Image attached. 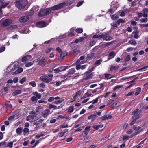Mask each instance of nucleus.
<instances>
[{
	"label": "nucleus",
	"instance_id": "4468645a",
	"mask_svg": "<svg viewBox=\"0 0 148 148\" xmlns=\"http://www.w3.org/2000/svg\"><path fill=\"white\" fill-rule=\"evenodd\" d=\"M20 27L19 25H12L10 26L9 28L10 30H14L16 29L18 27Z\"/></svg>",
	"mask_w": 148,
	"mask_h": 148
},
{
	"label": "nucleus",
	"instance_id": "bf43d9fd",
	"mask_svg": "<svg viewBox=\"0 0 148 148\" xmlns=\"http://www.w3.org/2000/svg\"><path fill=\"white\" fill-rule=\"evenodd\" d=\"M13 80V82H14V83H16L18 82V77H16L14 78Z\"/></svg>",
	"mask_w": 148,
	"mask_h": 148
},
{
	"label": "nucleus",
	"instance_id": "79ce46f5",
	"mask_svg": "<svg viewBox=\"0 0 148 148\" xmlns=\"http://www.w3.org/2000/svg\"><path fill=\"white\" fill-rule=\"evenodd\" d=\"M68 126V125L66 123H63L61 125L60 127L61 128H64L67 127Z\"/></svg>",
	"mask_w": 148,
	"mask_h": 148
},
{
	"label": "nucleus",
	"instance_id": "72a5a7b5",
	"mask_svg": "<svg viewBox=\"0 0 148 148\" xmlns=\"http://www.w3.org/2000/svg\"><path fill=\"white\" fill-rule=\"evenodd\" d=\"M119 18V16L118 15L116 14H114L112 16L111 18L113 20H116Z\"/></svg>",
	"mask_w": 148,
	"mask_h": 148
},
{
	"label": "nucleus",
	"instance_id": "c9c22d12",
	"mask_svg": "<svg viewBox=\"0 0 148 148\" xmlns=\"http://www.w3.org/2000/svg\"><path fill=\"white\" fill-rule=\"evenodd\" d=\"M141 90V88L140 87H138L137 88V91L135 92V94L136 95H138L140 92Z\"/></svg>",
	"mask_w": 148,
	"mask_h": 148
},
{
	"label": "nucleus",
	"instance_id": "a18cd8bd",
	"mask_svg": "<svg viewBox=\"0 0 148 148\" xmlns=\"http://www.w3.org/2000/svg\"><path fill=\"white\" fill-rule=\"evenodd\" d=\"M26 80V78L25 77H23L20 80L19 82L21 84L23 83Z\"/></svg>",
	"mask_w": 148,
	"mask_h": 148
},
{
	"label": "nucleus",
	"instance_id": "338daca9",
	"mask_svg": "<svg viewBox=\"0 0 148 148\" xmlns=\"http://www.w3.org/2000/svg\"><path fill=\"white\" fill-rule=\"evenodd\" d=\"M31 100L32 101H35L36 100H37V99H36V97L35 96H32L31 98Z\"/></svg>",
	"mask_w": 148,
	"mask_h": 148
},
{
	"label": "nucleus",
	"instance_id": "1a4fd4ad",
	"mask_svg": "<svg viewBox=\"0 0 148 148\" xmlns=\"http://www.w3.org/2000/svg\"><path fill=\"white\" fill-rule=\"evenodd\" d=\"M132 129L134 130L137 131L139 130L138 132H141L143 130V129H141V127H138L136 125H134L132 126Z\"/></svg>",
	"mask_w": 148,
	"mask_h": 148
},
{
	"label": "nucleus",
	"instance_id": "2eb2a0df",
	"mask_svg": "<svg viewBox=\"0 0 148 148\" xmlns=\"http://www.w3.org/2000/svg\"><path fill=\"white\" fill-rule=\"evenodd\" d=\"M40 79H41L42 81L46 83H48L52 80V78H50L49 79L47 77H40Z\"/></svg>",
	"mask_w": 148,
	"mask_h": 148
},
{
	"label": "nucleus",
	"instance_id": "9d476101",
	"mask_svg": "<svg viewBox=\"0 0 148 148\" xmlns=\"http://www.w3.org/2000/svg\"><path fill=\"white\" fill-rule=\"evenodd\" d=\"M50 111L48 109L45 110L42 112V115L44 118L47 117L49 114Z\"/></svg>",
	"mask_w": 148,
	"mask_h": 148
},
{
	"label": "nucleus",
	"instance_id": "6ab92c4d",
	"mask_svg": "<svg viewBox=\"0 0 148 148\" xmlns=\"http://www.w3.org/2000/svg\"><path fill=\"white\" fill-rule=\"evenodd\" d=\"M32 58V56L30 55H28L23 58L21 61L22 62H24L27 60L28 59H30Z\"/></svg>",
	"mask_w": 148,
	"mask_h": 148
},
{
	"label": "nucleus",
	"instance_id": "423d86ee",
	"mask_svg": "<svg viewBox=\"0 0 148 148\" xmlns=\"http://www.w3.org/2000/svg\"><path fill=\"white\" fill-rule=\"evenodd\" d=\"M29 17L27 16H25L20 17L19 20L21 23H25L29 19Z\"/></svg>",
	"mask_w": 148,
	"mask_h": 148
},
{
	"label": "nucleus",
	"instance_id": "a211bd4d",
	"mask_svg": "<svg viewBox=\"0 0 148 148\" xmlns=\"http://www.w3.org/2000/svg\"><path fill=\"white\" fill-rule=\"evenodd\" d=\"M79 53V50L78 48H76L71 51L72 54L77 55Z\"/></svg>",
	"mask_w": 148,
	"mask_h": 148
},
{
	"label": "nucleus",
	"instance_id": "393cba45",
	"mask_svg": "<svg viewBox=\"0 0 148 148\" xmlns=\"http://www.w3.org/2000/svg\"><path fill=\"white\" fill-rule=\"evenodd\" d=\"M96 116V114H93L91 115L88 117V119H92V121H93L95 119Z\"/></svg>",
	"mask_w": 148,
	"mask_h": 148
},
{
	"label": "nucleus",
	"instance_id": "13d9d810",
	"mask_svg": "<svg viewBox=\"0 0 148 148\" xmlns=\"http://www.w3.org/2000/svg\"><path fill=\"white\" fill-rule=\"evenodd\" d=\"M130 138L127 135H125L123 136V139L124 140H128Z\"/></svg>",
	"mask_w": 148,
	"mask_h": 148
},
{
	"label": "nucleus",
	"instance_id": "c03bdc74",
	"mask_svg": "<svg viewBox=\"0 0 148 148\" xmlns=\"http://www.w3.org/2000/svg\"><path fill=\"white\" fill-rule=\"evenodd\" d=\"M118 69V67L117 66H113L110 68V70L112 71L114 70H117Z\"/></svg>",
	"mask_w": 148,
	"mask_h": 148
},
{
	"label": "nucleus",
	"instance_id": "e2e57ef3",
	"mask_svg": "<svg viewBox=\"0 0 148 148\" xmlns=\"http://www.w3.org/2000/svg\"><path fill=\"white\" fill-rule=\"evenodd\" d=\"M84 2L83 1H81L79 2L77 5V6L79 7L81 6Z\"/></svg>",
	"mask_w": 148,
	"mask_h": 148
},
{
	"label": "nucleus",
	"instance_id": "e433bc0d",
	"mask_svg": "<svg viewBox=\"0 0 148 148\" xmlns=\"http://www.w3.org/2000/svg\"><path fill=\"white\" fill-rule=\"evenodd\" d=\"M92 74H90L85 78L84 79L87 80L90 79L92 77Z\"/></svg>",
	"mask_w": 148,
	"mask_h": 148
},
{
	"label": "nucleus",
	"instance_id": "de8ad7c7",
	"mask_svg": "<svg viewBox=\"0 0 148 148\" xmlns=\"http://www.w3.org/2000/svg\"><path fill=\"white\" fill-rule=\"evenodd\" d=\"M74 110V108L73 106H71L68 109V112H72Z\"/></svg>",
	"mask_w": 148,
	"mask_h": 148
},
{
	"label": "nucleus",
	"instance_id": "412c9836",
	"mask_svg": "<svg viewBox=\"0 0 148 148\" xmlns=\"http://www.w3.org/2000/svg\"><path fill=\"white\" fill-rule=\"evenodd\" d=\"M128 43L133 46L136 45L137 44L136 40L134 39L130 40L128 42Z\"/></svg>",
	"mask_w": 148,
	"mask_h": 148
},
{
	"label": "nucleus",
	"instance_id": "680f3d73",
	"mask_svg": "<svg viewBox=\"0 0 148 148\" xmlns=\"http://www.w3.org/2000/svg\"><path fill=\"white\" fill-rule=\"evenodd\" d=\"M52 49L54 50L53 49L51 48H48L46 50L45 52L47 53H49Z\"/></svg>",
	"mask_w": 148,
	"mask_h": 148
},
{
	"label": "nucleus",
	"instance_id": "58836bf2",
	"mask_svg": "<svg viewBox=\"0 0 148 148\" xmlns=\"http://www.w3.org/2000/svg\"><path fill=\"white\" fill-rule=\"evenodd\" d=\"M96 43V42L94 40H91L90 42V46L91 47L93 46Z\"/></svg>",
	"mask_w": 148,
	"mask_h": 148
},
{
	"label": "nucleus",
	"instance_id": "69168bd1",
	"mask_svg": "<svg viewBox=\"0 0 148 148\" xmlns=\"http://www.w3.org/2000/svg\"><path fill=\"white\" fill-rule=\"evenodd\" d=\"M137 14L138 15V18H141V17L143 15V13H140V12H137Z\"/></svg>",
	"mask_w": 148,
	"mask_h": 148
},
{
	"label": "nucleus",
	"instance_id": "09e8293b",
	"mask_svg": "<svg viewBox=\"0 0 148 148\" xmlns=\"http://www.w3.org/2000/svg\"><path fill=\"white\" fill-rule=\"evenodd\" d=\"M98 99V98H97L95 100H92L91 102H90V103L92 102L93 104L96 103L97 102Z\"/></svg>",
	"mask_w": 148,
	"mask_h": 148
},
{
	"label": "nucleus",
	"instance_id": "20e7f679",
	"mask_svg": "<svg viewBox=\"0 0 148 148\" xmlns=\"http://www.w3.org/2000/svg\"><path fill=\"white\" fill-rule=\"evenodd\" d=\"M138 109H135L132 112V114L133 115V116L132 117V118H138V119L139 117L138 116L141 113V111L140 110L138 111Z\"/></svg>",
	"mask_w": 148,
	"mask_h": 148
},
{
	"label": "nucleus",
	"instance_id": "6e6d98bb",
	"mask_svg": "<svg viewBox=\"0 0 148 148\" xmlns=\"http://www.w3.org/2000/svg\"><path fill=\"white\" fill-rule=\"evenodd\" d=\"M123 86L119 85H117L115 86L114 88V90H116L117 89H119L121 88Z\"/></svg>",
	"mask_w": 148,
	"mask_h": 148
},
{
	"label": "nucleus",
	"instance_id": "39448f33",
	"mask_svg": "<svg viewBox=\"0 0 148 148\" xmlns=\"http://www.w3.org/2000/svg\"><path fill=\"white\" fill-rule=\"evenodd\" d=\"M12 21L10 19H7L5 20L2 23V25L4 27L7 26L11 24Z\"/></svg>",
	"mask_w": 148,
	"mask_h": 148
},
{
	"label": "nucleus",
	"instance_id": "5701e85b",
	"mask_svg": "<svg viewBox=\"0 0 148 148\" xmlns=\"http://www.w3.org/2000/svg\"><path fill=\"white\" fill-rule=\"evenodd\" d=\"M103 125H94L92 127L93 128H94L95 130H98L99 128H101L103 127Z\"/></svg>",
	"mask_w": 148,
	"mask_h": 148
},
{
	"label": "nucleus",
	"instance_id": "7ed1b4c3",
	"mask_svg": "<svg viewBox=\"0 0 148 148\" xmlns=\"http://www.w3.org/2000/svg\"><path fill=\"white\" fill-rule=\"evenodd\" d=\"M51 11L49 9H46L40 11L38 13V16L40 17H42L48 14Z\"/></svg>",
	"mask_w": 148,
	"mask_h": 148
},
{
	"label": "nucleus",
	"instance_id": "c85d7f7f",
	"mask_svg": "<svg viewBox=\"0 0 148 148\" xmlns=\"http://www.w3.org/2000/svg\"><path fill=\"white\" fill-rule=\"evenodd\" d=\"M70 32L68 34V36H69L72 37L74 36L75 34L74 32V29H70Z\"/></svg>",
	"mask_w": 148,
	"mask_h": 148
},
{
	"label": "nucleus",
	"instance_id": "aec40b11",
	"mask_svg": "<svg viewBox=\"0 0 148 148\" xmlns=\"http://www.w3.org/2000/svg\"><path fill=\"white\" fill-rule=\"evenodd\" d=\"M116 53L114 51H112L110 52L109 54V57L108 58V59H111L114 57L115 56Z\"/></svg>",
	"mask_w": 148,
	"mask_h": 148
},
{
	"label": "nucleus",
	"instance_id": "5fc2aeb1",
	"mask_svg": "<svg viewBox=\"0 0 148 148\" xmlns=\"http://www.w3.org/2000/svg\"><path fill=\"white\" fill-rule=\"evenodd\" d=\"M133 49L135 50L136 49V48L134 49L132 47H129L126 50V51L127 52H129L130 51H132Z\"/></svg>",
	"mask_w": 148,
	"mask_h": 148
},
{
	"label": "nucleus",
	"instance_id": "a19ab883",
	"mask_svg": "<svg viewBox=\"0 0 148 148\" xmlns=\"http://www.w3.org/2000/svg\"><path fill=\"white\" fill-rule=\"evenodd\" d=\"M76 32L77 33H81L82 32V29L81 28H79L76 29Z\"/></svg>",
	"mask_w": 148,
	"mask_h": 148
},
{
	"label": "nucleus",
	"instance_id": "0e129e2a",
	"mask_svg": "<svg viewBox=\"0 0 148 148\" xmlns=\"http://www.w3.org/2000/svg\"><path fill=\"white\" fill-rule=\"evenodd\" d=\"M5 47H1L0 48V53L3 52L5 50Z\"/></svg>",
	"mask_w": 148,
	"mask_h": 148
},
{
	"label": "nucleus",
	"instance_id": "8fccbe9b",
	"mask_svg": "<svg viewBox=\"0 0 148 148\" xmlns=\"http://www.w3.org/2000/svg\"><path fill=\"white\" fill-rule=\"evenodd\" d=\"M38 86L40 87H42V88H44L45 86V85L44 84V83L42 82L40 84H38Z\"/></svg>",
	"mask_w": 148,
	"mask_h": 148
},
{
	"label": "nucleus",
	"instance_id": "37998d69",
	"mask_svg": "<svg viewBox=\"0 0 148 148\" xmlns=\"http://www.w3.org/2000/svg\"><path fill=\"white\" fill-rule=\"evenodd\" d=\"M147 21V18H141L140 20V21L142 23H146Z\"/></svg>",
	"mask_w": 148,
	"mask_h": 148
},
{
	"label": "nucleus",
	"instance_id": "c756f323",
	"mask_svg": "<svg viewBox=\"0 0 148 148\" xmlns=\"http://www.w3.org/2000/svg\"><path fill=\"white\" fill-rule=\"evenodd\" d=\"M132 120L130 122V125L131 126L133 125H134V123L136 122V120L137 119H138V118H132Z\"/></svg>",
	"mask_w": 148,
	"mask_h": 148
},
{
	"label": "nucleus",
	"instance_id": "2f4dec72",
	"mask_svg": "<svg viewBox=\"0 0 148 148\" xmlns=\"http://www.w3.org/2000/svg\"><path fill=\"white\" fill-rule=\"evenodd\" d=\"M9 4V2H7L6 3H3L1 4V6L2 8H4L6 7V6Z\"/></svg>",
	"mask_w": 148,
	"mask_h": 148
},
{
	"label": "nucleus",
	"instance_id": "ea45409f",
	"mask_svg": "<svg viewBox=\"0 0 148 148\" xmlns=\"http://www.w3.org/2000/svg\"><path fill=\"white\" fill-rule=\"evenodd\" d=\"M13 142H10L8 143L7 146L8 147H10V148H12V145H13Z\"/></svg>",
	"mask_w": 148,
	"mask_h": 148
},
{
	"label": "nucleus",
	"instance_id": "a878e982",
	"mask_svg": "<svg viewBox=\"0 0 148 148\" xmlns=\"http://www.w3.org/2000/svg\"><path fill=\"white\" fill-rule=\"evenodd\" d=\"M45 59H41L39 62V65L41 66H43L45 65L44 64L45 62Z\"/></svg>",
	"mask_w": 148,
	"mask_h": 148
},
{
	"label": "nucleus",
	"instance_id": "603ef678",
	"mask_svg": "<svg viewBox=\"0 0 148 148\" xmlns=\"http://www.w3.org/2000/svg\"><path fill=\"white\" fill-rule=\"evenodd\" d=\"M33 64V62H30L27 63L25 65V66L26 67H29L32 65Z\"/></svg>",
	"mask_w": 148,
	"mask_h": 148
},
{
	"label": "nucleus",
	"instance_id": "6e6552de",
	"mask_svg": "<svg viewBox=\"0 0 148 148\" xmlns=\"http://www.w3.org/2000/svg\"><path fill=\"white\" fill-rule=\"evenodd\" d=\"M59 53L60 54V56L58 57V59L60 60H62L64 58V57L67 54L64 51H62Z\"/></svg>",
	"mask_w": 148,
	"mask_h": 148
},
{
	"label": "nucleus",
	"instance_id": "49530a36",
	"mask_svg": "<svg viewBox=\"0 0 148 148\" xmlns=\"http://www.w3.org/2000/svg\"><path fill=\"white\" fill-rule=\"evenodd\" d=\"M102 60H98L96 61L95 63V64L99 65L100 64Z\"/></svg>",
	"mask_w": 148,
	"mask_h": 148
},
{
	"label": "nucleus",
	"instance_id": "f8f14e48",
	"mask_svg": "<svg viewBox=\"0 0 148 148\" xmlns=\"http://www.w3.org/2000/svg\"><path fill=\"white\" fill-rule=\"evenodd\" d=\"M68 68V66H64L63 67V69H62V70H61L60 68H57L54 70H53L54 71L55 73H59V72L60 71H64L66 69H67Z\"/></svg>",
	"mask_w": 148,
	"mask_h": 148
},
{
	"label": "nucleus",
	"instance_id": "f257e3e1",
	"mask_svg": "<svg viewBox=\"0 0 148 148\" xmlns=\"http://www.w3.org/2000/svg\"><path fill=\"white\" fill-rule=\"evenodd\" d=\"M16 6L19 9H27L28 6V1L27 0H17L14 2Z\"/></svg>",
	"mask_w": 148,
	"mask_h": 148
},
{
	"label": "nucleus",
	"instance_id": "052dcab7",
	"mask_svg": "<svg viewBox=\"0 0 148 148\" xmlns=\"http://www.w3.org/2000/svg\"><path fill=\"white\" fill-rule=\"evenodd\" d=\"M66 36V34L65 33L63 35H61L60 36V37L61 39H63Z\"/></svg>",
	"mask_w": 148,
	"mask_h": 148
},
{
	"label": "nucleus",
	"instance_id": "f3484780",
	"mask_svg": "<svg viewBox=\"0 0 148 148\" xmlns=\"http://www.w3.org/2000/svg\"><path fill=\"white\" fill-rule=\"evenodd\" d=\"M95 58V56L94 53H92L90 54H88L87 57V58L91 60L92 58Z\"/></svg>",
	"mask_w": 148,
	"mask_h": 148
},
{
	"label": "nucleus",
	"instance_id": "ddd939ff",
	"mask_svg": "<svg viewBox=\"0 0 148 148\" xmlns=\"http://www.w3.org/2000/svg\"><path fill=\"white\" fill-rule=\"evenodd\" d=\"M45 23L43 22H40L36 23V26L38 27L42 28L45 26Z\"/></svg>",
	"mask_w": 148,
	"mask_h": 148
},
{
	"label": "nucleus",
	"instance_id": "9b49d317",
	"mask_svg": "<svg viewBox=\"0 0 148 148\" xmlns=\"http://www.w3.org/2000/svg\"><path fill=\"white\" fill-rule=\"evenodd\" d=\"M91 128V126H87L85 129L82 132V133H84V135L86 136L88 134V132L90 130V128Z\"/></svg>",
	"mask_w": 148,
	"mask_h": 148
},
{
	"label": "nucleus",
	"instance_id": "4be33fe9",
	"mask_svg": "<svg viewBox=\"0 0 148 148\" xmlns=\"http://www.w3.org/2000/svg\"><path fill=\"white\" fill-rule=\"evenodd\" d=\"M23 71V70L22 68H18L15 72H14V74H17L18 73H21Z\"/></svg>",
	"mask_w": 148,
	"mask_h": 148
},
{
	"label": "nucleus",
	"instance_id": "bb28decb",
	"mask_svg": "<svg viewBox=\"0 0 148 148\" xmlns=\"http://www.w3.org/2000/svg\"><path fill=\"white\" fill-rule=\"evenodd\" d=\"M11 68L10 66H9L8 67L7 69V72H10L11 71L13 72V71L15 69V68L14 67V68H12L11 69H10Z\"/></svg>",
	"mask_w": 148,
	"mask_h": 148
},
{
	"label": "nucleus",
	"instance_id": "dca6fc26",
	"mask_svg": "<svg viewBox=\"0 0 148 148\" xmlns=\"http://www.w3.org/2000/svg\"><path fill=\"white\" fill-rule=\"evenodd\" d=\"M113 39L112 37L110 36H108L107 34H105L104 38H103V40H105L106 41H109Z\"/></svg>",
	"mask_w": 148,
	"mask_h": 148
},
{
	"label": "nucleus",
	"instance_id": "0eeeda50",
	"mask_svg": "<svg viewBox=\"0 0 148 148\" xmlns=\"http://www.w3.org/2000/svg\"><path fill=\"white\" fill-rule=\"evenodd\" d=\"M75 71V69L74 68H71L67 71V74L69 77H71V75L74 74Z\"/></svg>",
	"mask_w": 148,
	"mask_h": 148
},
{
	"label": "nucleus",
	"instance_id": "b1692460",
	"mask_svg": "<svg viewBox=\"0 0 148 148\" xmlns=\"http://www.w3.org/2000/svg\"><path fill=\"white\" fill-rule=\"evenodd\" d=\"M48 108L50 109L52 108H53L54 109H57V107L56 106L51 104H49V105Z\"/></svg>",
	"mask_w": 148,
	"mask_h": 148
},
{
	"label": "nucleus",
	"instance_id": "f03ea898",
	"mask_svg": "<svg viewBox=\"0 0 148 148\" xmlns=\"http://www.w3.org/2000/svg\"><path fill=\"white\" fill-rule=\"evenodd\" d=\"M66 5V3L65 2H63L51 7H50L48 9H49L50 11H51V10H55L60 9L63 7L64 6H65Z\"/></svg>",
	"mask_w": 148,
	"mask_h": 148
},
{
	"label": "nucleus",
	"instance_id": "774afa93",
	"mask_svg": "<svg viewBox=\"0 0 148 148\" xmlns=\"http://www.w3.org/2000/svg\"><path fill=\"white\" fill-rule=\"evenodd\" d=\"M56 50L59 53L62 51L60 48L58 47L56 48Z\"/></svg>",
	"mask_w": 148,
	"mask_h": 148
},
{
	"label": "nucleus",
	"instance_id": "4c0bfd02",
	"mask_svg": "<svg viewBox=\"0 0 148 148\" xmlns=\"http://www.w3.org/2000/svg\"><path fill=\"white\" fill-rule=\"evenodd\" d=\"M29 84L33 87H35L36 86V83L34 81H31L29 83Z\"/></svg>",
	"mask_w": 148,
	"mask_h": 148
},
{
	"label": "nucleus",
	"instance_id": "4d7b16f0",
	"mask_svg": "<svg viewBox=\"0 0 148 148\" xmlns=\"http://www.w3.org/2000/svg\"><path fill=\"white\" fill-rule=\"evenodd\" d=\"M25 15L28 16H31L33 14V12H25Z\"/></svg>",
	"mask_w": 148,
	"mask_h": 148
},
{
	"label": "nucleus",
	"instance_id": "3c124183",
	"mask_svg": "<svg viewBox=\"0 0 148 148\" xmlns=\"http://www.w3.org/2000/svg\"><path fill=\"white\" fill-rule=\"evenodd\" d=\"M54 100V97H51L49 98L48 100V101L49 102H51L53 101Z\"/></svg>",
	"mask_w": 148,
	"mask_h": 148
},
{
	"label": "nucleus",
	"instance_id": "cd10ccee",
	"mask_svg": "<svg viewBox=\"0 0 148 148\" xmlns=\"http://www.w3.org/2000/svg\"><path fill=\"white\" fill-rule=\"evenodd\" d=\"M21 90H16L12 94V95L13 96H15L16 95H18L21 93Z\"/></svg>",
	"mask_w": 148,
	"mask_h": 148
},
{
	"label": "nucleus",
	"instance_id": "864d4df0",
	"mask_svg": "<svg viewBox=\"0 0 148 148\" xmlns=\"http://www.w3.org/2000/svg\"><path fill=\"white\" fill-rule=\"evenodd\" d=\"M130 58L129 55H127L125 59V61H128L130 60Z\"/></svg>",
	"mask_w": 148,
	"mask_h": 148
},
{
	"label": "nucleus",
	"instance_id": "473e14b6",
	"mask_svg": "<svg viewBox=\"0 0 148 148\" xmlns=\"http://www.w3.org/2000/svg\"><path fill=\"white\" fill-rule=\"evenodd\" d=\"M64 100L63 99H60L59 100L54 101L53 103L55 104H58L61 103Z\"/></svg>",
	"mask_w": 148,
	"mask_h": 148
},
{
	"label": "nucleus",
	"instance_id": "f704fd0d",
	"mask_svg": "<svg viewBox=\"0 0 148 148\" xmlns=\"http://www.w3.org/2000/svg\"><path fill=\"white\" fill-rule=\"evenodd\" d=\"M125 20L122 19H119L117 21V23L118 25H119L121 23H125Z\"/></svg>",
	"mask_w": 148,
	"mask_h": 148
},
{
	"label": "nucleus",
	"instance_id": "7c9ffc66",
	"mask_svg": "<svg viewBox=\"0 0 148 148\" xmlns=\"http://www.w3.org/2000/svg\"><path fill=\"white\" fill-rule=\"evenodd\" d=\"M22 131V129L21 127H19L16 130V132L18 134H20Z\"/></svg>",
	"mask_w": 148,
	"mask_h": 148
}]
</instances>
